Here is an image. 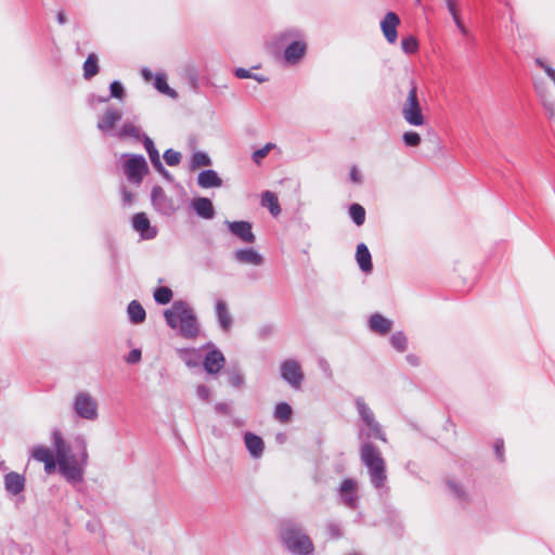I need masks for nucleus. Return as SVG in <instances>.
Returning a JSON list of instances; mask_svg holds the SVG:
<instances>
[{
	"mask_svg": "<svg viewBox=\"0 0 555 555\" xmlns=\"http://www.w3.org/2000/svg\"><path fill=\"white\" fill-rule=\"evenodd\" d=\"M349 215L358 227L365 221V209L360 204H352L349 207Z\"/></svg>",
	"mask_w": 555,
	"mask_h": 555,
	"instance_id": "obj_34",
	"label": "nucleus"
},
{
	"mask_svg": "<svg viewBox=\"0 0 555 555\" xmlns=\"http://www.w3.org/2000/svg\"><path fill=\"white\" fill-rule=\"evenodd\" d=\"M234 258L243 264L259 267L263 263V257L254 248L237 249L234 253Z\"/></svg>",
	"mask_w": 555,
	"mask_h": 555,
	"instance_id": "obj_17",
	"label": "nucleus"
},
{
	"mask_svg": "<svg viewBox=\"0 0 555 555\" xmlns=\"http://www.w3.org/2000/svg\"><path fill=\"white\" fill-rule=\"evenodd\" d=\"M535 63L544 69V72L547 74V76L550 77L552 72H554L555 69H553L552 67H550L547 64H545L544 62H542L541 60H535Z\"/></svg>",
	"mask_w": 555,
	"mask_h": 555,
	"instance_id": "obj_57",
	"label": "nucleus"
},
{
	"mask_svg": "<svg viewBox=\"0 0 555 555\" xmlns=\"http://www.w3.org/2000/svg\"><path fill=\"white\" fill-rule=\"evenodd\" d=\"M31 456L36 461L44 463L46 461L52 459L54 455L49 448L44 446H37L31 450Z\"/></svg>",
	"mask_w": 555,
	"mask_h": 555,
	"instance_id": "obj_35",
	"label": "nucleus"
},
{
	"mask_svg": "<svg viewBox=\"0 0 555 555\" xmlns=\"http://www.w3.org/2000/svg\"><path fill=\"white\" fill-rule=\"evenodd\" d=\"M364 424L366 425V427L369 429V433H367L369 437H374L376 439L382 440L383 442L387 441L386 436L382 429V426L375 420V416L372 418V421L365 422Z\"/></svg>",
	"mask_w": 555,
	"mask_h": 555,
	"instance_id": "obj_32",
	"label": "nucleus"
},
{
	"mask_svg": "<svg viewBox=\"0 0 555 555\" xmlns=\"http://www.w3.org/2000/svg\"><path fill=\"white\" fill-rule=\"evenodd\" d=\"M121 117L122 113L120 109L116 107H107L98 121V128L102 132H109L115 128Z\"/></svg>",
	"mask_w": 555,
	"mask_h": 555,
	"instance_id": "obj_13",
	"label": "nucleus"
},
{
	"mask_svg": "<svg viewBox=\"0 0 555 555\" xmlns=\"http://www.w3.org/2000/svg\"><path fill=\"white\" fill-rule=\"evenodd\" d=\"M51 441L54 448L55 457L60 473L69 482H80L83 479L85 468L88 464L87 440L78 435L74 438L78 453H73L70 446L64 439L60 429H54L51 434Z\"/></svg>",
	"mask_w": 555,
	"mask_h": 555,
	"instance_id": "obj_1",
	"label": "nucleus"
},
{
	"mask_svg": "<svg viewBox=\"0 0 555 555\" xmlns=\"http://www.w3.org/2000/svg\"><path fill=\"white\" fill-rule=\"evenodd\" d=\"M165 319L167 324L178 330L184 338H195L199 334V325L194 310L190 305L182 300H177L171 308L166 310Z\"/></svg>",
	"mask_w": 555,
	"mask_h": 555,
	"instance_id": "obj_2",
	"label": "nucleus"
},
{
	"mask_svg": "<svg viewBox=\"0 0 555 555\" xmlns=\"http://www.w3.org/2000/svg\"><path fill=\"white\" fill-rule=\"evenodd\" d=\"M132 225L134 230L139 232L142 238L144 240L154 238L157 234L156 229L151 227L150 220L147 219L144 212L135 214L132 217Z\"/></svg>",
	"mask_w": 555,
	"mask_h": 555,
	"instance_id": "obj_15",
	"label": "nucleus"
},
{
	"mask_svg": "<svg viewBox=\"0 0 555 555\" xmlns=\"http://www.w3.org/2000/svg\"><path fill=\"white\" fill-rule=\"evenodd\" d=\"M402 140H403V143L410 147L418 146L422 141L421 135L415 131L404 132L402 135Z\"/></svg>",
	"mask_w": 555,
	"mask_h": 555,
	"instance_id": "obj_43",
	"label": "nucleus"
},
{
	"mask_svg": "<svg viewBox=\"0 0 555 555\" xmlns=\"http://www.w3.org/2000/svg\"><path fill=\"white\" fill-rule=\"evenodd\" d=\"M153 207L165 216H170L178 209L175 201L168 197L160 186H154L151 194Z\"/></svg>",
	"mask_w": 555,
	"mask_h": 555,
	"instance_id": "obj_11",
	"label": "nucleus"
},
{
	"mask_svg": "<svg viewBox=\"0 0 555 555\" xmlns=\"http://www.w3.org/2000/svg\"><path fill=\"white\" fill-rule=\"evenodd\" d=\"M44 470L47 474H52L55 470V467L57 465L56 457L53 456L52 459L46 461L44 463Z\"/></svg>",
	"mask_w": 555,
	"mask_h": 555,
	"instance_id": "obj_53",
	"label": "nucleus"
},
{
	"mask_svg": "<svg viewBox=\"0 0 555 555\" xmlns=\"http://www.w3.org/2000/svg\"><path fill=\"white\" fill-rule=\"evenodd\" d=\"M195 351L194 350H191V349H182V350H179V354H180V358L185 362V364L189 366V367H192V366H196L197 365V361L193 360L192 359V354L194 353Z\"/></svg>",
	"mask_w": 555,
	"mask_h": 555,
	"instance_id": "obj_48",
	"label": "nucleus"
},
{
	"mask_svg": "<svg viewBox=\"0 0 555 555\" xmlns=\"http://www.w3.org/2000/svg\"><path fill=\"white\" fill-rule=\"evenodd\" d=\"M57 22H59L60 24H62V25H63V24H65V23L67 22V17H66V15H65V13H64L63 11H60V12L57 13Z\"/></svg>",
	"mask_w": 555,
	"mask_h": 555,
	"instance_id": "obj_64",
	"label": "nucleus"
},
{
	"mask_svg": "<svg viewBox=\"0 0 555 555\" xmlns=\"http://www.w3.org/2000/svg\"><path fill=\"white\" fill-rule=\"evenodd\" d=\"M456 27L460 29V31L463 34V35H466L467 34V29L465 28L464 24L462 23L460 16H455V18H453Z\"/></svg>",
	"mask_w": 555,
	"mask_h": 555,
	"instance_id": "obj_60",
	"label": "nucleus"
},
{
	"mask_svg": "<svg viewBox=\"0 0 555 555\" xmlns=\"http://www.w3.org/2000/svg\"><path fill=\"white\" fill-rule=\"evenodd\" d=\"M98 72V57L94 53H91L83 63V76L86 79H90L95 76Z\"/></svg>",
	"mask_w": 555,
	"mask_h": 555,
	"instance_id": "obj_28",
	"label": "nucleus"
},
{
	"mask_svg": "<svg viewBox=\"0 0 555 555\" xmlns=\"http://www.w3.org/2000/svg\"><path fill=\"white\" fill-rule=\"evenodd\" d=\"M244 443L254 459H259L263 454L264 443L261 437L253 433H246L244 435Z\"/></svg>",
	"mask_w": 555,
	"mask_h": 555,
	"instance_id": "obj_18",
	"label": "nucleus"
},
{
	"mask_svg": "<svg viewBox=\"0 0 555 555\" xmlns=\"http://www.w3.org/2000/svg\"><path fill=\"white\" fill-rule=\"evenodd\" d=\"M216 315H217L218 323H219L220 327L224 332H229L232 326L233 320L229 312L227 302L222 299H219L216 302Z\"/></svg>",
	"mask_w": 555,
	"mask_h": 555,
	"instance_id": "obj_21",
	"label": "nucleus"
},
{
	"mask_svg": "<svg viewBox=\"0 0 555 555\" xmlns=\"http://www.w3.org/2000/svg\"><path fill=\"white\" fill-rule=\"evenodd\" d=\"M356 259H357V262H358L360 269L364 273H370L372 271V268H373L372 257L369 251V248L366 247V245L364 243H360L357 246Z\"/></svg>",
	"mask_w": 555,
	"mask_h": 555,
	"instance_id": "obj_24",
	"label": "nucleus"
},
{
	"mask_svg": "<svg viewBox=\"0 0 555 555\" xmlns=\"http://www.w3.org/2000/svg\"><path fill=\"white\" fill-rule=\"evenodd\" d=\"M356 406L363 423L372 421V418L374 417V413L362 398H358L356 400Z\"/></svg>",
	"mask_w": 555,
	"mask_h": 555,
	"instance_id": "obj_37",
	"label": "nucleus"
},
{
	"mask_svg": "<svg viewBox=\"0 0 555 555\" xmlns=\"http://www.w3.org/2000/svg\"><path fill=\"white\" fill-rule=\"evenodd\" d=\"M111 98L122 100L125 96V89L119 81H113L109 86Z\"/></svg>",
	"mask_w": 555,
	"mask_h": 555,
	"instance_id": "obj_46",
	"label": "nucleus"
},
{
	"mask_svg": "<svg viewBox=\"0 0 555 555\" xmlns=\"http://www.w3.org/2000/svg\"><path fill=\"white\" fill-rule=\"evenodd\" d=\"M204 369L208 374H217L225 364V358L220 350L214 349L204 359Z\"/></svg>",
	"mask_w": 555,
	"mask_h": 555,
	"instance_id": "obj_16",
	"label": "nucleus"
},
{
	"mask_svg": "<svg viewBox=\"0 0 555 555\" xmlns=\"http://www.w3.org/2000/svg\"><path fill=\"white\" fill-rule=\"evenodd\" d=\"M230 232L240 238L243 243L251 244L256 236L251 231V224L247 221H227Z\"/></svg>",
	"mask_w": 555,
	"mask_h": 555,
	"instance_id": "obj_12",
	"label": "nucleus"
},
{
	"mask_svg": "<svg viewBox=\"0 0 555 555\" xmlns=\"http://www.w3.org/2000/svg\"><path fill=\"white\" fill-rule=\"evenodd\" d=\"M300 33L297 29H287L285 31H282L276 36V40L279 41V44H283L289 40H293L285 49L284 57L285 60L291 63L295 64L297 63L306 53V42L302 40H299Z\"/></svg>",
	"mask_w": 555,
	"mask_h": 555,
	"instance_id": "obj_6",
	"label": "nucleus"
},
{
	"mask_svg": "<svg viewBox=\"0 0 555 555\" xmlns=\"http://www.w3.org/2000/svg\"><path fill=\"white\" fill-rule=\"evenodd\" d=\"M229 383L233 387L238 388L244 384V376L241 374L240 371L233 370V371L229 372Z\"/></svg>",
	"mask_w": 555,
	"mask_h": 555,
	"instance_id": "obj_47",
	"label": "nucleus"
},
{
	"mask_svg": "<svg viewBox=\"0 0 555 555\" xmlns=\"http://www.w3.org/2000/svg\"><path fill=\"white\" fill-rule=\"evenodd\" d=\"M164 159L167 165L177 166L181 160V154L177 151L169 149L164 153Z\"/></svg>",
	"mask_w": 555,
	"mask_h": 555,
	"instance_id": "obj_44",
	"label": "nucleus"
},
{
	"mask_svg": "<svg viewBox=\"0 0 555 555\" xmlns=\"http://www.w3.org/2000/svg\"><path fill=\"white\" fill-rule=\"evenodd\" d=\"M338 496L343 504L356 507L359 500V482L352 478H346L338 488Z\"/></svg>",
	"mask_w": 555,
	"mask_h": 555,
	"instance_id": "obj_10",
	"label": "nucleus"
},
{
	"mask_svg": "<svg viewBox=\"0 0 555 555\" xmlns=\"http://www.w3.org/2000/svg\"><path fill=\"white\" fill-rule=\"evenodd\" d=\"M73 409L82 420L93 422L99 417V403L96 399L87 391H79L75 395Z\"/></svg>",
	"mask_w": 555,
	"mask_h": 555,
	"instance_id": "obj_8",
	"label": "nucleus"
},
{
	"mask_svg": "<svg viewBox=\"0 0 555 555\" xmlns=\"http://www.w3.org/2000/svg\"><path fill=\"white\" fill-rule=\"evenodd\" d=\"M215 410L218 413H222V414H229L230 413V406H229L228 403H224V402L217 403L215 405Z\"/></svg>",
	"mask_w": 555,
	"mask_h": 555,
	"instance_id": "obj_56",
	"label": "nucleus"
},
{
	"mask_svg": "<svg viewBox=\"0 0 555 555\" xmlns=\"http://www.w3.org/2000/svg\"><path fill=\"white\" fill-rule=\"evenodd\" d=\"M4 487L9 493L16 495L24 490L25 478L23 475L15 472L8 473L4 476Z\"/></svg>",
	"mask_w": 555,
	"mask_h": 555,
	"instance_id": "obj_19",
	"label": "nucleus"
},
{
	"mask_svg": "<svg viewBox=\"0 0 555 555\" xmlns=\"http://www.w3.org/2000/svg\"><path fill=\"white\" fill-rule=\"evenodd\" d=\"M349 177L352 183L361 184L363 182V177L357 166H352L350 168Z\"/></svg>",
	"mask_w": 555,
	"mask_h": 555,
	"instance_id": "obj_50",
	"label": "nucleus"
},
{
	"mask_svg": "<svg viewBox=\"0 0 555 555\" xmlns=\"http://www.w3.org/2000/svg\"><path fill=\"white\" fill-rule=\"evenodd\" d=\"M293 414L292 406L286 402L278 403L274 410V417L282 422L287 423Z\"/></svg>",
	"mask_w": 555,
	"mask_h": 555,
	"instance_id": "obj_30",
	"label": "nucleus"
},
{
	"mask_svg": "<svg viewBox=\"0 0 555 555\" xmlns=\"http://www.w3.org/2000/svg\"><path fill=\"white\" fill-rule=\"evenodd\" d=\"M192 207L195 212L204 219H212L215 216L212 203L206 197H197L193 199Z\"/></svg>",
	"mask_w": 555,
	"mask_h": 555,
	"instance_id": "obj_22",
	"label": "nucleus"
},
{
	"mask_svg": "<svg viewBox=\"0 0 555 555\" xmlns=\"http://www.w3.org/2000/svg\"><path fill=\"white\" fill-rule=\"evenodd\" d=\"M211 164L210 158L203 152H196L192 156V168H199L209 166Z\"/></svg>",
	"mask_w": 555,
	"mask_h": 555,
	"instance_id": "obj_42",
	"label": "nucleus"
},
{
	"mask_svg": "<svg viewBox=\"0 0 555 555\" xmlns=\"http://www.w3.org/2000/svg\"><path fill=\"white\" fill-rule=\"evenodd\" d=\"M390 343L391 346L400 352H403L408 346V339L402 332L393 333L390 337Z\"/></svg>",
	"mask_w": 555,
	"mask_h": 555,
	"instance_id": "obj_39",
	"label": "nucleus"
},
{
	"mask_svg": "<svg viewBox=\"0 0 555 555\" xmlns=\"http://www.w3.org/2000/svg\"><path fill=\"white\" fill-rule=\"evenodd\" d=\"M400 24V18L393 12H388L384 20L380 22L382 31L389 43H395L397 40V27Z\"/></svg>",
	"mask_w": 555,
	"mask_h": 555,
	"instance_id": "obj_14",
	"label": "nucleus"
},
{
	"mask_svg": "<svg viewBox=\"0 0 555 555\" xmlns=\"http://www.w3.org/2000/svg\"><path fill=\"white\" fill-rule=\"evenodd\" d=\"M278 537L282 548L289 555H312L314 553L312 539L296 522H283Z\"/></svg>",
	"mask_w": 555,
	"mask_h": 555,
	"instance_id": "obj_3",
	"label": "nucleus"
},
{
	"mask_svg": "<svg viewBox=\"0 0 555 555\" xmlns=\"http://www.w3.org/2000/svg\"><path fill=\"white\" fill-rule=\"evenodd\" d=\"M535 90L543 103V106L546 108V111L550 113L551 116H554L555 114V102L548 96V94L545 91V88L542 83H535Z\"/></svg>",
	"mask_w": 555,
	"mask_h": 555,
	"instance_id": "obj_29",
	"label": "nucleus"
},
{
	"mask_svg": "<svg viewBox=\"0 0 555 555\" xmlns=\"http://www.w3.org/2000/svg\"><path fill=\"white\" fill-rule=\"evenodd\" d=\"M360 459L367 468L371 485L379 492H388V476L386 462L380 451L371 442H363L360 448Z\"/></svg>",
	"mask_w": 555,
	"mask_h": 555,
	"instance_id": "obj_4",
	"label": "nucleus"
},
{
	"mask_svg": "<svg viewBox=\"0 0 555 555\" xmlns=\"http://www.w3.org/2000/svg\"><path fill=\"white\" fill-rule=\"evenodd\" d=\"M172 298V292L168 287H158L154 292V299L160 304L166 305L168 304Z\"/></svg>",
	"mask_w": 555,
	"mask_h": 555,
	"instance_id": "obj_40",
	"label": "nucleus"
},
{
	"mask_svg": "<svg viewBox=\"0 0 555 555\" xmlns=\"http://www.w3.org/2000/svg\"><path fill=\"white\" fill-rule=\"evenodd\" d=\"M141 74L146 81H150L153 79V73L147 68L142 69Z\"/></svg>",
	"mask_w": 555,
	"mask_h": 555,
	"instance_id": "obj_63",
	"label": "nucleus"
},
{
	"mask_svg": "<svg viewBox=\"0 0 555 555\" xmlns=\"http://www.w3.org/2000/svg\"><path fill=\"white\" fill-rule=\"evenodd\" d=\"M90 532H95L101 530V522H88L87 526Z\"/></svg>",
	"mask_w": 555,
	"mask_h": 555,
	"instance_id": "obj_61",
	"label": "nucleus"
},
{
	"mask_svg": "<svg viewBox=\"0 0 555 555\" xmlns=\"http://www.w3.org/2000/svg\"><path fill=\"white\" fill-rule=\"evenodd\" d=\"M196 393L202 400L206 402L210 401V389L207 386L199 385L196 389Z\"/></svg>",
	"mask_w": 555,
	"mask_h": 555,
	"instance_id": "obj_51",
	"label": "nucleus"
},
{
	"mask_svg": "<svg viewBox=\"0 0 555 555\" xmlns=\"http://www.w3.org/2000/svg\"><path fill=\"white\" fill-rule=\"evenodd\" d=\"M154 86L155 88L164 93V94H167L171 98H176L177 96V92L175 90H172L168 83H167V77L165 74H157L155 76V81H154Z\"/></svg>",
	"mask_w": 555,
	"mask_h": 555,
	"instance_id": "obj_31",
	"label": "nucleus"
},
{
	"mask_svg": "<svg viewBox=\"0 0 555 555\" xmlns=\"http://www.w3.org/2000/svg\"><path fill=\"white\" fill-rule=\"evenodd\" d=\"M122 163V170L129 182L139 185L143 177L147 173L149 167L145 158L142 155L125 154Z\"/></svg>",
	"mask_w": 555,
	"mask_h": 555,
	"instance_id": "obj_7",
	"label": "nucleus"
},
{
	"mask_svg": "<svg viewBox=\"0 0 555 555\" xmlns=\"http://www.w3.org/2000/svg\"><path fill=\"white\" fill-rule=\"evenodd\" d=\"M127 312L130 321L134 324L142 323L145 320V310L137 300L129 304Z\"/></svg>",
	"mask_w": 555,
	"mask_h": 555,
	"instance_id": "obj_27",
	"label": "nucleus"
},
{
	"mask_svg": "<svg viewBox=\"0 0 555 555\" xmlns=\"http://www.w3.org/2000/svg\"><path fill=\"white\" fill-rule=\"evenodd\" d=\"M273 147H274L273 143H267L263 147H261L253 153V160L255 163L259 164L269 154V152Z\"/></svg>",
	"mask_w": 555,
	"mask_h": 555,
	"instance_id": "obj_45",
	"label": "nucleus"
},
{
	"mask_svg": "<svg viewBox=\"0 0 555 555\" xmlns=\"http://www.w3.org/2000/svg\"><path fill=\"white\" fill-rule=\"evenodd\" d=\"M141 359V351L139 349H133L129 352L126 361L128 363H137Z\"/></svg>",
	"mask_w": 555,
	"mask_h": 555,
	"instance_id": "obj_52",
	"label": "nucleus"
},
{
	"mask_svg": "<svg viewBox=\"0 0 555 555\" xmlns=\"http://www.w3.org/2000/svg\"><path fill=\"white\" fill-rule=\"evenodd\" d=\"M197 183L204 189L219 188L222 185V180L215 170L208 169L198 175Z\"/></svg>",
	"mask_w": 555,
	"mask_h": 555,
	"instance_id": "obj_25",
	"label": "nucleus"
},
{
	"mask_svg": "<svg viewBox=\"0 0 555 555\" xmlns=\"http://www.w3.org/2000/svg\"><path fill=\"white\" fill-rule=\"evenodd\" d=\"M369 325L374 333L385 335L391 330L392 321L379 313H374L370 318Z\"/></svg>",
	"mask_w": 555,
	"mask_h": 555,
	"instance_id": "obj_23",
	"label": "nucleus"
},
{
	"mask_svg": "<svg viewBox=\"0 0 555 555\" xmlns=\"http://www.w3.org/2000/svg\"><path fill=\"white\" fill-rule=\"evenodd\" d=\"M326 540H336L343 537V529L338 522H327L324 527Z\"/></svg>",
	"mask_w": 555,
	"mask_h": 555,
	"instance_id": "obj_38",
	"label": "nucleus"
},
{
	"mask_svg": "<svg viewBox=\"0 0 555 555\" xmlns=\"http://www.w3.org/2000/svg\"><path fill=\"white\" fill-rule=\"evenodd\" d=\"M495 452L498 454V457L502 459V450H503V441L502 440H498L495 442Z\"/></svg>",
	"mask_w": 555,
	"mask_h": 555,
	"instance_id": "obj_62",
	"label": "nucleus"
},
{
	"mask_svg": "<svg viewBox=\"0 0 555 555\" xmlns=\"http://www.w3.org/2000/svg\"><path fill=\"white\" fill-rule=\"evenodd\" d=\"M456 27L460 29V31L463 34V35H466L467 34V29L465 28L464 24L462 23L460 16H455V18H453Z\"/></svg>",
	"mask_w": 555,
	"mask_h": 555,
	"instance_id": "obj_59",
	"label": "nucleus"
},
{
	"mask_svg": "<svg viewBox=\"0 0 555 555\" xmlns=\"http://www.w3.org/2000/svg\"><path fill=\"white\" fill-rule=\"evenodd\" d=\"M235 75H236V77H238L241 79L254 78L259 82L266 81V78L256 76V75H251V73L245 68H237L235 70Z\"/></svg>",
	"mask_w": 555,
	"mask_h": 555,
	"instance_id": "obj_49",
	"label": "nucleus"
},
{
	"mask_svg": "<svg viewBox=\"0 0 555 555\" xmlns=\"http://www.w3.org/2000/svg\"><path fill=\"white\" fill-rule=\"evenodd\" d=\"M447 7H448V10L453 18H455V16H460L459 12H457L455 0H447Z\"/></svg>",
	"mask_w": 555,
	"mask_h": 555,
	"instance_id": "obj_54",
	"label": "nucleus"
},
{
	"mask_svg": "<svg viewBox=\"0 0 555 555\" xmlns=\"http://www.w3.org/2000/svg\"><path fill=\"white\" fill-rule=\"evenodd\" d=\"M119 138H134L139 139L141 135V130L138 126H135L133 122H126L121 127L119 133Z\"/></svg>",
	"mask_w": 555,
	"mask_h": 555,
	"instance_id": "obj_36",
	"label": "nucleus"
},
{
	"mask_svg": "<svg viewBox=\"0 0 555 555\" xmlns=\"http://www.w3.org/2000/svg\"><path fill=\"white\" fill-rule=\"evenodd\" d=\"M401 115L410 126L422 127L426 122L417 94V86L414 80L410 81L409 92L401 104Z\"/></svg>",
	"mask_w": 555,
	"mask_h": 555,
	"instance_id": "obj_5",
	"label": "nucleus"
},
{
	"mask_svg": "<svg viewBox=\"0 0 555 555\" xmlns=\"http://www.w3.org/2000/svg\"><path fill=\"white\" fill-rule=\"evenodd\" d=\"M281 377L293 388L299 389L304 380L301 365L294 359H288L281 364Z\"/></svg>",
	"mask_w": 555,
	"mask_h": 555,
	"instance_id": "obj_9",
	"label": "nucleus"
},
{
	"mask_svg": "<svg viewBox=\"0 0 555 555\" xmlns=\"http://www.w3.org/2000/svg\"><path fill=\"white\" fill-rule=\"evenodd\" d=\"M401 47L404 53L413 54L418 49V41L414 36H408L402 39Z\"/></svg>",
	"mask_w": 555,
	"mask_h": 555,
	"instance_id": "obj_41",
	"label": "nucleus"
},
{
	"mask_svg": "<svg viewBox=\"0 0 555 555\" xmlns=\"http://www.w3.org/2000/svg\"><path fill=\"white\" fill-rule=\"evenodd\" d=\"M261 205L263 207H267L269 209V211L271 212V215L274 217L280 215V212H281V207H280V204L278 201V196L271 191H266L262 194Z\"/></svg>",
	"mask_w": 555,
	"mask_h": 555,
	"instance_id": "obj_26",
	"label": "nucleus"
},
{
	"mask_svg": "<svg viewBox=\"0 0 555 555\" xmlns=\"http://www.w3.org/2000/svg\"><path fill=\"white\" fill-rule=\"evenodd\" d=\"M121 195L125 204L130 205L133 202V194L125 188L122 189Z\"/></svg>",
	"mask_w": 555,
	"mask_h": 555,
	"instance_id": "obj_55",
	"label": "nucleus"
},
{
	"mask_svg": "<svg viewBox=\"0 0 555 555\" xmlns=\"http://www.w3.org/2000/svg\"><path fill=\"white\" fill-rule=\"evenodd\" d=\"M447 486H448V489H449L451 495L454 496L455 499H457L460 501L468 500V492L462 485H460L455 481H448Z\"/></svg>",
	"mask_w": 555,
	"mask_h": 555,
	"instance_id": "obj_33",
	"label": "nucleus"
},
{
	"mask_svg": "<svg viewBox=\"0 0 555 555\" xmlns=\"http://www.w3.org/2000/svg\"><path fill=\"white\" fill-rule=\"evenodd\" d=\"M144 147L150 156L151 163L153 167L160 173H163L166 178H169L168 172L165 170L158 151L156 150L154 142L149 137H144L143 140Z\"/></svg>",
	"mask_w": 555,
	"mask_h": 555,
	"instance_id": "obj_20",
	"label": "nucleus"
},
{
	"mask_svg": "<svg viewBox=\"0 0 555 555\" xmlns=\"http://www.w3.org/2000/svg\"><path fill=\"white\" fill-rule=\"evenodd\" d=\"M405 359L412 366H417L420 364V358L415 354H408Z\"/></svg>",
	"mask_w": 555,
	"mask_h": 555,
	"instance_id": "obj_58",
	"label": "nucleus"
}]
</instances>
